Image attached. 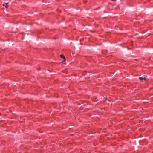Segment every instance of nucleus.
<instances>
[{"instance_id": "1", "label": "nucleus", "mask_w": 153, "mask_h": 153, "mask_svg": "<svg viewBox=\"0 0 153 153\" xmlns=\"http://www.w3.org/2000/svg\"><path fill=\"white\" fill-rule=\"evenodd\" d=\"M139 79L141 80H146L147 79L146 77L143 78L142 77H139Z\"/></svg>"}, {"instance_id": "2", "label": "nucleus", "mask_w": 153, "mask_h": 153, "mask_svg": "<svg viewBox=\"0 0 153 153\" xmlns=\"http://www.w3.org/2000/svg\"><path fill=\"white\" fill-rule=\"evenodd\" d=\"M60 57H61L64 59L63 62H65V61L66 59L65 57V56L63 55H60Z\"/></svg>"}, {"instance_id": "3", "label": "nucleus", "mask_w": 153, "mask_h": 153, "mask_svg": "<svg viewBox=\"0 0 153 153\" xmlns=\"http://www.w3.org/2000/svg\"><path fill=\"white\" fill-rule=\"evenodd\" d=\"M8 3H7L6 4H5V5H4V6H5V7H6V8H7V7H8V6L7 5V4Z\"/></svg>"}, {"instance_id": "4", "label": "nucleus", "mask_w": 153, "mask_h": 153, "mask_svg": "<svg viewBox=\"0 0 153 153\" xmlns=\"http://www.w3.org/2000/svg\"><path fill=\"white\" fill-rule=\"evenodd\" d=\"M103 99L104 100V101L106 99V98H104Z\"/></svg>"}]
</instances>
